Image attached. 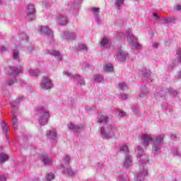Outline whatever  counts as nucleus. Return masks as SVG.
<instances>
[{"instance_id": "1", "label": "nucleus", "mask_w": 181, "mask_h": 181, "mask_svg": "<svg viewBox=\"0 0 181 181\" xmlns=\"http://www.w3.org/2000/svg\"><path fill=\"white\" fill-rule=\"evenodd\" d=\"M41 87L45 89H50L52 87V84L50 83V80L46 78L44 81L42 82Z\"/></svg>"}, {"instance_id": "2", "label": "nucleus", "mask_w": 181, "mask_h": 181, "mask_svg": "<svg viewBox=\"0 0 181 181\" xmlns=\"http://www.w3.org/2000/svg\"><path fill=\"white\" fill-rule=\"evenodd\" d=\"M110 45L111 44L108 38L106 36L103 37L102 41H100V47L108 48L110 47Z\"/></svg>"}, {"instance_id": "3", "label": "nucleus", "mask_w": 181, "mask_h": 181, "mask_svg": "<svg viewBox=\"0 0 181 181\" xmlns=\"http://www.w3.org/2000/svg\"><path fill=\"white\" fill-rule=\"evenodd\" d=\"M127 39H128V43L133 44L134 46L139 45L136 43V41H137L136 38L135 37V36H133L132 34L128 35Z\"/></svg>"}, {"instance_id": "4", "label": "nucleus", "mask_w": 181, "mask_h": 181, "mask_svg": "<svg viewBox=\"0 0 181 181\" xmlns=\"http://www.w3.org/2000/svg\"><path fill=\"white\" fill-rule=\"evenodd\" d=\"M9 159V157L8 155L5 153H0V163L1 164H4L6 161H8Z\"/></svg>"}, {"instance_id": "5", "label": "nucleus", "mask_w": 181, "mask_h": 181, "mask_svg": "<svg viewBox=\"0 0 181 181\" xmlns=\"http://www.w3.org/2000/svg\"><path fill=\"white\" fill-rule=\"evenodd\" d=\"M143 141L144 145H148V144L152 143V139L148 136V134H144L143 136Z\"/></svg>"}, {"instance_id": "6", "label": "nucleus", "mask_w": 181, "mask_h": 181, "mask_svg": "<svg viewBox=\"0 0 181 181\" xmlns=\"http://www.w3.org/2000/svg\"><path fill=\"white\" fill-rule=\"evenodd\" d=\"M42 33H46L47 35H49L51 37H53V34L52 32V30L49 28V27H45L41 29Z\"/></svg>"}, {"instance_id": "7", "label": "nucleus", "mask_w": 181, "mask_h": 181, "mask_svg": "<svg viewBox=\"0 0 181 181\" xmlns=\"http://www.w3.org/2000/svg\"><path fill=\"white\" fill-rule=\"evenodd\" d=\"M28 10V16H30L31 15L35 14V8L33 6L29 5Z\"/></svg>"}, {"instance_id": "8", "label": "nucleus", "mask_w": 181, "mask_h": 181, "mask_svg": "<svg viewBox=\"0 0 181 181\" xmlns=\"http://www.w3.org/2000/svg\"><path fill=\"white\" fill-rule=\"evenodd\" d=\"M68 127H69V129H72V130H74L76 132H78L80 129L79 126H75L73 123H69L68 124Z\"/></svg>"}, {"instance_id": "9", "label": "nucleus", "mask_w": 181, "mask_h": 181, "mask_svg": "<svg viewBox=\"0 0 181 181\" xmlns=\"http://www.w3.org/2000/svg\"><path fill=\"white\" fill-rule=\"evenodd\" d=\"M125 158H126V160H125L124 166L125 168H129L131 164V157L130 156H126Z\"/></svg>"}, {"instance_id": "10", "label": "nucleus", "mask_w": 181, "mask_h": 181, "mask_svg": "<svg viewBox=\"0 0 181 181\" xmlns=\"http://www.w3.org/2000/svg\"><path fill=\"white\" fill-rule=\"evenodd\" d=\"M54 57H57V59L62 60V56L61 54L57 51H53L52 53Z\"/></svg>"}, {"instance_id": "11", "label": "nucleus", "mask_w": 181, "mask_h": 181, "mask_svg": "<svg viewBox=\"0 0 181 181\" xmlns=\"http://www.w3.org/2000/svg\"><path fill=\"white\" fill-rule=\"evenodd\" d=\"M42 161H43L45 164H48L49 163H52V160H50V159L49 158V157H47V156H45L43 158H42Z\"/></svg>"}, {"instance_id": "12", "label": "nucleus", "mask_w": 181, "mask_h": 181, "mask_svg": "<svg viewBox=\"0 0 181 181\" xmlns=\"http://www.w3.org/2000/svg\"><path fill=\"white\" fill-rule=\"evenodd\" d=\"M12 119H13V126L14 129H17L18 128V123L16 122V116L15 115H13L12 116Z\"/></svg>"}, {"instance_id": "13", "label": "nucleus", "mask_w": 181, "mask_h": 181, "mask_svg": "<svg viewBox=\"0 0 181 181\" xmlns=\"http://www.w3.org/2000/svg\"><path fill=\"white\" fill-rule=\"evenodd\" d=\"M114 69V67L111 64H106L105 66V71H112Z\"/></svg>"}, {"instance_id": "14", "label": "nucleus", "mask_w": 181, "mask_h": 181, "mask_svg": "<svg viewBox=\"0 0 181 181\" xmlns=\"http://www.w3.org/2000/svg\"><path fill=\"white\" fill-rule=\"evenodd\" d=\"M108 120V117L107 116L100 117V122L103 124H107Z\"/></svg>"}, {"instance_id": "15", "label": "nucleus", "mask_w": 181, "mask_h": 181, "mask_svg": "<svg viewBox=\"0 0 181 181\" xmlns=\"http://www.w3.org/2000/svg\"><path fill=\"white\" fill-rule=\"evenodd\" d=\"M68 23V20L66 18H62L59 20V23L62 25H66Z\"/></svg>"}, {"instance_id": "16", "label": "nucleus", "mask_w": 181, "mask_h": 181, "mask_svg": "<svg viewBox=\"0 0 181 181\" xmlns=\"http://www.w3.org/2000/svg\"><path fill=\"white\" fill-rule=\"evenodd\" d=\"M121 151L124 153H129V146H127V145H124V146L122 147Z\"/></svg>"}, {"instance_id": "17", "label": "nucleus", "mask_w": 181, "mask_h": 181, "mask_svg": "<svg viewBox=\"0 0 181 181\" xmlns=\"http://www.w3.org/2000/svg\"><path fill=\"white\" fill-rule=\"evenodd\" d=\"M124 0H115V5L116 6L119 7L121 5H123Z\"/></svg>"}, {"instance_id": "18", "label": "nucleus", "mask_w": 181, "mask_h": 181, "mask_svg": "<svg viewBox=\"0 0 181 181\" xmlns=\"http://www.w3.org/2000/svg\"><path fill=\"white\" fill-rule=\"evenodd\" d=\"M162 141H163V136H158L156 137V144H160Z\"/></svg>"}, {"instance_id": "19", "label": "nucleus", "mask_w": 181, "mask_h": 181, "mask_svg": "<svg viewBox=\"0 0 181 181\" xmlns=\"http://www.w3.org/2000/svg\"><path fill=\"white\" fill-rule=\"evenodd\" d=\"M53 179H54V175L52 173L48 174L47 181H52Z\"/></svg>"}, {"instance_id": "20", "label": "nucleus", "mask_w": 181, "mask_h": 181, "mask_svg": "<svg viewBox=\"0 0 181 181\" xmlns=\"http://www.w3.org/2000/svg\"><path fill=\"white\" fill-rule=\"evenodd\" d=\"M51 139H53L57 135V133L56 132L55 129H52V132H50L49 134Z\"/></svg>"}, {"instance_id": "21", "label": "nucleus", "mask_w": 181, "mask_h": 181, "mask_svg": "<svg viewBox=\"0 0 181 181\" xmlns=\"http://www.w3.org/2000/svg\"><path fill=\"white\" fill-rule=\"evenodd\" d=\"M21 71H22V69H21V67L18 68V69H14V70H13V74H19L21 73Z\"/></svg>"}, {"instance_id": "22", "label": "nucleus", "mask_w": 181, "mask_h": 181, "mask_svg": "<svg viewBox=\"0 0 181 181\" xmlns=\"http://www.w3.org/2000/svg\"><path fill=\"white\" fill-rule=\"evenodd\" d=\"M91 11H93V13H98L100 11V8L93 7V8H91Z\"/></svg>"}, {"instance_id": "23", "label": "nucleus", "mask_w": 181, "mask_h": 181, "mask_svg": "<svg viewBox=\"0 0 181 181\" xmlns=\"http://www.w3.org/2000/svg\"><path fill=\"white\" fill-rule=\"evenodd\" d=\"M94 78H95L96 81H100V80L103 79V76L100 75L94 76Z\"/></svg>"}, {"instance_id": "24", "label": "nucleus", "mask_w": 181, "mask_h": 181, "mask_svg": "<svg viewBox=\"0 0 181 181\" xmlns=\"http://www.w3.org/2000/svg\"><path fill=\"white\" fill-rule=\"evenodd\" d=\"M40 122L42 123H45L46 124L47 122V117L46 116H44L43 117H42V119H40Z\"/></svg>"}, {"instance_id": "25", "label": "nucleus", "mask_w": 181, "mask_h": 181, "mask_svg": "<svg viewBox=\"0 0 181 181\" xmlns=\"http://www.w3.org/2000/svg\"><path fill=\"white\" fill-rule=\"evenodd\" d=\"M13 57H14V59L18 60V59H19L18 53L16 52H14Z\"/></svg>"}, {"instance_id": "26", "label": "nucleus", "mask_w": 181, "mask_h": 181, "mask_svg": "<svg viewBox=\"0 0 181 181\" xmlns=\"http://www.w3.org/2000/svg\"><path fill=\"white\" fill-rule=\"evenodd\" d=\"M8 129H9L8 127L6 126V124H4V126H3V131L8 132Z\"/></svg>"}, {"instance_id": "27", "label": "nucleus", "mask_w": 181, "mask_h": 181, "mask_svg": "<svg viewBox=\"0 0 181 181\" xmlns=\"http://www.w3.org/2000/svg\"><path fill=\"white\" fill-rule=\"evenodd\" d=\"M119 87H120L121 88H123L124 87H126V84H124V83L119 84Z\"/></svg>"}, {"instance_id": "28", "label": "nucleus", "mask_w": 181, "mask_h": 181, "mask_svg": "<svg viewBox=\"0 0 181 181\" xmlns=\"http://www.w3.org/2000/svg\"><path fill=\"white\" fill-rule=\"evenodd\" d=\"M0 181H6V177L4 176H0Z\"/></svg>"}, {"instance_id": "29", "label": "nucleus", "mask_w": 181, "mask_h": 181, "mask_svg": "<svg viewBox=\"0 0 181 181\" xmlns=\"http://www.w3.org/2000/svg\"><path fill=\"white\" fill-rule=\"evenodd\" d=\"M7 83H8V85H12L14 83V81L10 80L8 82H7Z\"/></svg>"}, {"instance_id": "30", "label": "nucleus", "mask_w": 181, "mask_h": 181, "mask_svg": "<svg viewBox=\"0 0 181 181\" xmlns=\"http://www.w3.org/2000/svg\"><path fill=\"white\" fill-rule=\"evenodd\" d=\"M176 10H177V11H180V10H181V6L177 5V6H176Z\"/></svg>"}, {"instance_id": "31", "label": "nucleus", "mask_w": 181, "mask_h": 181, "mask_svg": "<svg viewBox=\"0 0 181 181\" xmlns=\"http://www.w3.org/2000/svg\"><path fill=\"white\" fill-rule=\"evenodd\" d=\"M82 49H85L86 50L87 49V47L84 45H82Z\"/></svg>"}, {"instance_id": "32", "label": "nucleus", "mask_w": 181, "mask_h": 181, "mask_svg": "<svg viewBox=\"0 0 181 181\" xmlns=\"http://www.w3.org/2000/svg\"><path fill=\"white\" fill-rule=\"evenodd\" d=\"M154 18L156 19H158V15L157 13H154Z\"/></svg>"}, {"instance_id": "33", "label": "nucleus", "mask_w": 181, "mask_h": 181, "mask_svg": "<svg viewBox=\"0 0 181 181\" xmlns=\"http://www.w3.org/2000/svg\"><path fill=\"white\" fill-rule=\"evenodd\" d=\"M177 54H180L179 60H180V62H181V51H178Z\"/></svg>"}, {"instance_id": "34", "label": "nucleus", "mask_w": 181, "mask_h": 181, "mask_svg": "<svg viewBox=\"0 0 181 181\" xmlns=\"http://www.w3.org/2000/svg\"><path fill=\"white\" fill-rule=\"evenodd\" d=\"M120 116L124 117L126 116V114H124V112H120Z\"/></svg>"}, {"instance_id": "35", "label": "nucleus", "mask_w": 181, "mask_h": 181, "mask_svg": "<svg viewBox=\"0 0 181 181\" xmlns=\"http://www.w3.org/2000/svg\"><path fill=\"white\" fill-rule=\"evenodd\" d=\"M122 100H126L127 99V96H122Z\"/></svg>"}, {"instance_id": "36", "label": "nucleus", "mask_w": 181, "mask_h": 181, "mask_svg": "<svg viewBox=\"0 0 181 181\" xmlns=\"http://www.w3.org/2000/svg\"><path fill=\"white\" fill-rule=\"evenodd\" d=\"M154 47H158V45L157 44H156V45H153Z\"/></svg>"}, {"instance_id": "37", "label": "nucleus", "mask_w": 181, "mask_h": 181, "mask_svg": "<svg viewBox=\"0 0 181 181\" xmlns=\"http://www.w3.org/2000/svg\"><path fill=\"white\" fill-rule=\"evenodd\" d=\"M158 148L157 147H156L155 151H158Z\"/></svg>"}, {"instance_id": "38", "label": "nucleus", "mask_w": 181, "mask_h": 181, "mask_svg": "<svg viewBox=\"0 0 181 181\" xmlns=\"http://www.w3.org/2000/svg\"><path fill=\"white\" fill-rule=\"evenodd\" d=\"M66 159H68V160H70V158H69L68 157H66Z\"/></svg>"}, {"instance_id": "39", "label": "nucleus", "mask_w": 181, "mask_h": 181, "mask_svg": "<svg viewBox=\"0 0 181 181\" xmlns=\"http://www.w3.org/2000/svg\"><path fill=\"white\" fill-rule=\"evenodd\" d=\"M30 74H31L32 75H34V74H33V72H30Z\"/></svg>"}, {"instance_id": "40", "label": "nucleus", "mask_w": 181, "mask_h": 181, "mask_svg": "<svg viewBox=\"0 0 181 181\" xmlns=\"http://www.w3.org/2000/svg\"><path fill=\"white\" fill-rule=\"evenodd\" d=\"M69 175H71V173H69Z\"/></svg>"}, {"instance_id": "41", "label": "nucleus", "mask_w": 181, "mask_h": 181, "mask_svg": "<svg viewBox=\"0 0 181 181\" xmlns=\"http://www.w3.org/2000/svg\"><path fill=\"white\" fill-rule=\"evenodd\" d=\"M46 115H49L47 113H46Z\"/></svg>"}]
</instances>
